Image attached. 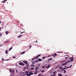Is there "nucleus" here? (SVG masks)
Listing matches in <instances>:
<instances>
[{
    "mask_svg": "<svg viewBox=\"0 0 76 76\" xmlns=\"http://www.w3.org/2000/svg\"><path fill=\"white\" fill-rule=\"evenodd\" d=\"M9 71L10 72H11V73H12L13 74H15V70L13 69H9Z\"/></svg>",
    "mask_w": 76,
    "mask_h": 76,
    "instance_id": "1",
    "label": "nucleus"
},
{
    "mask_svg": "<svg viewBox=\"0 0 76 76\" xmlns=\"http://www.w3.org/2000/svg\"><path fill=\"white\" fill-rule=\"evenodd\" d=\"M20 76H24L25 74L23 73V72H21L20 73Z\"/></svg>",
    "mask_w": 76,
    "mask_h": 76,
    "instance_id": "2",
    "label": "nucleus"
},
{
    "mask_svg": "<svg viewBox=\"0 0 76 76\" xmlns=\"http://www.w3.org/2000/svg\"><path fill=\"white\" fill-rule=\"evenodd\" d=\"M34 75V73H32V72L30 71L29 73V74H28V76H31V75Z\"/></svg>",
    "mask_w": 76,
    "mask_h": 76,
    "instance_id": "3",
    "label": "nucleus"
},
{
    "mask_svg": "<svg viewBox=\"0 0 76 76\" xmlns=\"http://www.w3.org/2000/svg\"><path fill=\"white\" fill-rule=\"evenodd\" d=\"M39 69V68L38 67V66H36V69H35L36 71H38V69Z\"/></svg>",
    "mask_w": 76,
    "mask_h": 76,
    "instance_id": "4",
    "label": "nucleus"
},
{
    "mask_svg": "<svg viewBox=\"0 0 76 76\" xmlns=\"http://www.w3.org/2000/svg\"><path fill=\"white\" fill-rule=\"evenodd\" d=\"M23 62L25 63V64H28V62L27 61H23Z\"/></svg>",
    "mask_w": 76,
    "mask_h": 76,
    "instance_id": "5",
    "label": "nucleus"
},
{
    "mask_svg": "<svg viewBox=\"0 0 76 76\" xmlns=\"http://www.w3.org/2000/svg\"><path fill=\"white\" fill-rule=\"evenodd\" d=\"M26 74V75H27V76H28L29 75V74H28V73H29V72L28 71H26L25 72Z\"/></svg>",
    "mask_w": 76,
    "mask_h": 76,
    "instance_id": "6",
    "label": "nucleus"
},
{
    "mask_svg": "<svg viewBox=\"0 0 76 76\" xmlns=\"http://www.w3.org/2000/svg\"><path fill=\"white\" fill-rule=\"evenodd\" d=\"M41 56V54H40L39 55L37 56V57L36 58H35V57L34 58L35 59L36 58V59H37V58H38V57H39V56Z\"/></svg>",
    "mask_w": 76,
    "mask_h": 76,
    "instance_id": "7",
    "label": "nucleus"
},
{
    "mask_svg": "<svg viewBox=\"0 0 76 76\" xmlns=\"http://www.w3.org/2000/svg\"><path fill=\"white\" fill-rule=\"evenodd\" d=\"M66 64H67V62H66L65 63L63 64H62L61 66H65V65H66Z\"/></svg>",
    "mask_w": 76,
    "mask_h": 76,
    "instance_id": "8",
    "label": "nucleus"
},
{
    "mask_svg": "<svg viewBox=\"0 0 76 76\" xmlns=\"http://www.w3.org/2000/svg\"><path fill=\"white\" fill-rule=\"evenodd\" d=\"M9 33V31L8 32L7 31H5V34H6V35H8Z\"/></svg>",
    "mask_w": 76,
    "mask_h": 76,
    "instance_id": "9",
    "label": "nucleus"
},
{
    "mask_svg": "<svg viewBox=\"0 0 76 76\" xmlns=\"http://www.w3.org/2000/svg\"><path fill=\"white\" fill-rule=\"evenodd\" d=\"M59 69L60 70H63V68H62V66L59 67Z\"/></svg>",
    "mask_w": 76,
    "mask_h": 76,
    "instance_id": "10",
    "label": "nucleus"
},
{
    "mask_svg": "<svg viewBox=\"0 0 76 76\" xmlns=\"http://www.w3.org/2000/svg\"><path fill=\"white\" fill-rule=\"evenodd\" d=\"M63 70L65 74H66V70L64 69H63Z\"/></svg>",
    "mask_w": 76,
    "mask_h": 76,
    "instance_id": "11",
    "label": "nucleus"
},
{
    "mask_svg": "<svg viewBox=\"0 0 76 76\" xmlns=\"http://www.w3.org/2000/svg\"><path fill=\"white\" fill-rule=\"evenodd\" d=\"M38 60L39 61H42V59H40V58H39Z\"/></svg>",
    "mask_w": 76,
    "mask_h": 76,
    "instance_id": "12",
    "label": "nucleus"
},
{
    "mask_svg": "<svg viewBox=\"0 0 76 76\" xmlns=\"http://www.w3.org/2000/svg\"><path fill=\"white\" fill-rule=\"evenodd\" d=\"M62 75H63V74H61L60 73H59L58 74V76H62Z\"/></svg>",
    "mask_w": 76,
    "mask_h": 76,
    "instance_id": "13",
    "label": "nucleus"
},
{
    "mask_svg": "<svg viewBox=\"0 0 76 76\" xmlns=\"http://www.w3.org/2000/svg\"><path fill=\"white\" fill-rule=\"evenodd\" d=\"M29 65L28 64H27L26 65V68H28V67H29Z\"/></svg>",
    "mask_w": 76,
    "mask_h": 76,
    "instance_id": "14",
    "label": "nucleus"
},
{
    "mask_svg": "<svg viewBox=\"0 0 76 76\" xmlns=\"http://www.w3.org/2000/svg\"><path fill=\"white\" fill-rule=\"evenodd\" d=\"M50 65H48V66L47 67V69L50 68Z\"/></svg>",
    "mask_w": 76,
    "mask_h": 76,
    "instance_id": "15",
    "label": "nucleus"
},
{
    "mask_svg": "<svg viewBox=\"0 0 76 76\" xmlns=\"http://www.w3.org/2000/svg\"><path fill=\"white\" fill-rule=\"evenodd\" d=\"M22 36H23V35H20V36H19L18 37V38H20V37H22Z\"/></svg>",
    "mask_w": 76,
    "mask_h": 76,
    "instance_id": "16",
    "label": "nucleus"
},
{
    "mask_svg": "<svg viewBox=\"0 0 76 76\" xmlns=\"http://www.w3.org/2000/svg\"><path fill=\"white\" fill-rule=\"evenodd\" d=\"M37 72H38L37 71H36L35 72V73H34V75H36V74H37Z\"/></svg>",
    "mask_w": 76,
    "mask_h": 76,
    "instance_id": "17",
    "label": "nucleus"
},
{
    "mask_svg": "<svg viewBox=\"0 0 76 76\" xmlns=\"http://www.w3.org/2000/svg\"><path fill=\"white\" fill-rule=\"evenodd\" d=\"M9 40H8L7 41H6L5 42V43H6L7 42H9Z\"/></svg>",
    "mask_w": 76,
    "mask_h": 76,
    "instance_id": "18",
    "label": "nucleus"
},
{
    "mask_svg": "<svg viewBox=\"0 0 76 76\" xmlns=\"http://www.w3.org/2000/svg\"><path fill=\"white\" fill-rule=\"evenodd\" d=\"M56 71H55L53 73V74H54V75H56Z\"/></svg>",
    "mask_w": 76,
    "mask_h": 76,
    "instance_id": "19",
    "label": "nucleus"
},
{
    "mask_svg": "<svg viewBox=\"0 0 76 76\" xmlns=\"http://www.w3.org/2000/svg\"><path fill=\"white\" fill-rule=\"evenodd\" d=\"M25 52H22L21 53V54H25Z\"/></svg>",
    "mask_w": 76,
    "mask_h": 76,
    "instance_id": "20",
    "label": "nucleus"
},
{
    "mask_svg": "<svg viewBox=\"0 0 76 76\" xmlns=\"http://www.w3.org/2000/svg\"><path fill=\"white\" fill-rule=\"evenodd\" d=\"M5 53H6L7 54L8 53L7 52V50H6V51H5Z\"/></svg>",
    "mask_w": 76,
    "mask_h": 76,
    "instance_id": "21",
    "label": "nucleus"
},
{
    "mask_svg": "<svg viewBox=\"0 0 76 76\" xmlns=\"http://www.w3.org/2000/svg\"><path fill=\"white\" fill-rule=\"evenodd\" d=\"M25 65V64L24 63H21V66H24Z\"/></svg>",
    "mask_w": 76,
    "mask_h": 76,
    "instance_id": "22",
    "label": "nucleus"
},
{
    "mask_svg": "<svg viewBox=\"0 0 76 76\" xmlns=\"http://www.w3.org/2000/svg\"><path fill=\"white\" fill-rule=\"evenodd\" d=\"M12 47H11L10 48V49L9 50V51H10V50H12Z\"/></svg>",
    "mask_w": 76,
    "mask_h": 76,
    "instance_id": "23",
    "label": "nucleus"
},
{
    "mask_svg": "<svg viewBox=\"0 0 76 76\" xmlns=\"http://www.w3.org/2000/svg\"><path fill=\"white\" fill-rule=\"evenodd\" d=\"M34 68L32 67L31 68V70H34Z\"/></svg>",
    "mask_w": 76,
    "mask_h": 76,
    "instance_id": "24",
    "label": "nucleus"
},
{
    "mask_svg": "<svg viewBox=\"0 0 76 76\" xmlns=\"http://www.w3.org/2000/svg\"><path fill=\"white\" fill-rule=\"evenodd\" d=\"M70 61H67V62L66 63H70Z\"/></svg>",
    "mask_w": 76,
    "mask_h": 76,
    "instance_id": "25",
    "label": "nucleus"
},
{
    "mask_svg": "<svg viewBox=\"0 0 76 76\" xmlns=\"http://www.w3.org/2000/svg\"><path fill=\"white\" fill-rule=\"evenodd\" d=\"M35 64V61H34V62L32 63V64Z\"/></svg>",
    "mask_w": 76,
    "mask_h": 76,
    "instance_id": "26",
    "label": "nucleus"
},
{
    "mask_svg": "<svg viewBox=\"0 0 76 76\" xmlns=\"http://www.w3.org/2000/svg\"><path fill=\"white\" fill-rule=\"evenodd\" d=\"M50 60H51V61H53V58H50Z\"/></svg>",
    "mask_w": 76,
    "mask_h": 76,
    "instance_id": "27",
    "label": "nucleus"
},
{
    "mask_svg": "<svg viewBox=\"0 0 76 76\" xmlns=\"http://www.w3.org/2000/svg\"><path fill=\"white\" fill-rule=\"evenodd\" d=\"M35 62H36V63H37L38 62V60H36V61H35Z\"/></svg>",
    "mask_w": 76,
    "mask_h": 76,
    "instance_id": "28",
    "label": "nucleus"
},
{
    "mask_svg": "<svg viewBox=\"0 0 76 76\" xmlns=\"http://www.w3.org/2000/svg\"><path fill=\"white\" fill-rule=\"evenodd\" d=\"M45 57H43V60H44V59H45Z\"/></svg>",
    "mask_w": 76,
    "mask_h": 76,
    "instance_id": "29",
    "label": "nucleus"
},
{
    "mask_svg": "<svg viewBox=\"0 0 76 76\" xmlns=\"http://www.w3.org/2000/svg\"><path fill=\"white\" fill-rule=\"evenodd\" d=\"M57 54L56 53H54V56H57Z\"/></svg>",
    "mask_w": 76,
    "mask_h": 76,
    "instance_id": "30",
    "label": "nucleus"
},
{
    "mask_svg": "<svg viewBox=\"0 0 76 76\" xmlns=\"http://www.w3.org/2000/svg\"><path fill=\"white\" fill-rule=\"evenodd\" d=\"M50 76H56L54 75H51Z\"/></svg>",
    "mask_w": 76,
    "mask_h": 76,
    "instance_id": "31",
    "label": "nucleus"
},
{
    "mask_svg": "<svg viewBox=\"0 0 76 76\" xmlns=\"http://www.w3.org/2000/svg\"><path fill=\"white\" fill-rule=\"evenodd\" d=\"M44 72V70H42V71H41V72L42 73V72Z\"/></svg>",
    "mask_w": 76,
    "mask_h": 76,
    "instance_id": "32",
    "label": "nucleus"
},
{
    "mask_svg": "<svg viewBox=\"0 0 76 76\" xmlns=\"http://www.w3.org/2000/svg\"><path fill=\"white\" fill-rule=\"evenodd\" d=\"M19 65H21L22 66V63H19Z\"/></svg>",
    "mask_w": 76,
    "mask_h": 76,
    "instance_id": "33",
    "label": "nucleus"
},
{
    "mask_svg": "<svg viewBox=\"0 0 76 76\" xmlns=\"http://www.w3.org/2000/svg\"><path fill=\"white\" fill-rule=\"evenodd\" d=\"M24 32H25V31L21 32V33H20V34H23V33H24Z\"/></svg>",
    "mask_w": 76,
    "mask_h": 76,
    "instance_id": "34",
    "label": "nucleus"
},
{
    "mask_svg": "<svg viewBox=\"0 0 76 76\" xmlns=\"http://www.w3.org/2000/svg\"><path fill=\"white\" fill-rule=\"evenodd\" d=\"M69 68H70V66H69L68 67H66V69H69Z\"/></svg>",
    "mask_w": 76,
    "mask_h": 76,
    "instance_id": "35",
    "label": "nucleus"
},
{
    "mask_svg": "<svg viewBox=\"0 0 76 76\" xmlns=\"http://www.w3.org/2000/svg\"><path fill=\"white\" fill-rule=\"evenodd\" d=\"M2 3H6V2L5 1H2Z\"/></svg>",
    "mask_w": 76,
    "mask_h": 76,
    "instance_id": "36",
    "label": "nucleus"
},
{
    "mask_svg": "<svg viewBox=\"0 0 76 76\" xmlns=\"http://www.w3.org/2000/svg\"><path fill=\"white\" fill-rule=\"evenodd\" d=\"M0 36H2V34L0 33Z\"/></svg>",
    "mask_w": 76,
    "mask_h": 76,
    "instance_id": "37",
    "label": "nucleus"
},
{
    "mask_svg": "<svg viewBox=\"0 0 76 76\" xmlns=\"http://www.w3.org/2000/svg\"><path fill=\"white\" fill-rule=\"evenodd\" d=\"M73 61V60H72V59H71V61Z\"/></svg>",
    "mask_w": 76,
    "mask_h": 76,
    "instance_id": "38",
    "label": "nucleus"
},
{
    "mask_svg": "<svg viewBox=\"0 0 76 76\" xmlns=\"http://www.w3.org/2000/svg\"><path fill=\"white\" fill-rule=\"evenodd\" d=\"M32 66V67H35V65H33Z\"/></svg>",
    "mask_w": 76,
    "mask_h": 76,
    "instance_id": "39",
    "label": "nucleus"
},
{
    "mask_svg": "<svg viewBox=\"0 0 76 76\" xmlns=\"http://www.w3.org/2000/svg\"><path fill=\"white\" fill-rule=\"evenodd\" d=\"M72 65H71L70 66H69V67H70V68L72 67Z\"/></svg>",
    "mask_w": 76,
    "mask_h": 76,
    "instance_id": "40",
    "label": "nucleus"
},
{
    "mask_svg": "<svg viewBox=\"0 0 76 76\" xmlns=\"http://www.w3.org/2000/svg\"><path fill=\"white\" fill-rule=\"evenodd\" d=\"M71 60H72V59H73V58H70Z\"/></svg>",
    "mask_w": 76,
    "mask_h": 76,
    "instance_id": "41",
    "label": "nucleus"
},
{
    "mask_svg": "<svg viewBox=\"0 0 76 76\" xmlns=\"http://www.w3.org/2000/svg\"><path fill=\"white\" fill-rule=\"evenodd\" d=\"M67 69L66 68H65V67H64V69Z\"/></svg>",
    "mask_w": 76,
    "mask_h": 76,
    "instance_id": "42",
    "label": "nucleus"
},
{
    "mask_svg": "<svg viewBox=\"0 0 76 76\" xmlns=\"http://www.w3.org/2000/svg\"><path fill=\"white\" fill-rule=\"evenodd\" d=\"M16 58V57H13V58Z\"/></svg>",
    "mask_w": 76,
    "mask_h": 76,
    "instance_id": "43",
    "label": "nucleus"
},
{
    "mask_svg": "<svg viewBox=\"0 0 76 76\" xmlns=\"http://www.w3.org/2000/svg\"><path fill=\"white\" fill-rule=\"evenodd\" d=\"M31 47H32V46H31V45H30V48H31Z\"/></svg>",
    "mask_w": 76,
    "mask_h": 76,
    "instance_id": "44",
    "label": "nucleus"
},
{
    "mask_svg": "<svg viewBox=\"0 0 76 76\" xmlns=\"http://www.w3.org/2000/svg\"><path fill=\"white\" fill-rule=\"evenodd\" d=\"M65 58L66 59H67L68 58H67V57H65Z\"/></svg>",
    "mask_w": 76,
    "mask_h": 76,
    "instance_id": "45",
    "label": "nucleus"
},
{
    "mask_svg": "<svg viewBox=\"0 0 76 76\" xmlns=\"http://www.w3.org/2000/svg\"><path fill=\"white\" fill-rule=\"evenodd\" d=\"M2 60H4V59L2 58Z\"/></svg>",
    "mask_w": 76,
    "mask_h": 76,
    "instance_id": "46",
    "label": "nucleus"
},
{
    "mask_svg": "<svg viewBox=\"0 0 76 76\" xmlns=\"http://www.w3.org/2000/svg\"><path fill=\"white\" fill-rule=\"evenodd\" d=\"M50 59H49L48 60V61H50Z\"/></svg>",
    "mask_w": 76,
    "mask_h": 76,
    "instance_id": "47",
    "label": "nucleus"
},
{
    "mask_svg": "<svg viewBox=\"0 0 76 76\" xmlns=\"http://www.w3.org/2000/svg\"><path fill=\"white\" fill-rule=\"evenodd\" d=\"M66 56H67V57H69V55H66Z\"/></svg>",
    "mask_w": 76,
    "mask_h": 76,
    "instance_id": "48",
    "label": "nucleus"
},
{
    "mask_svg": "<svg viewBox=\"0 0 76 76\" xmlns=\"http://www.w3.org/2000/svg\"><path fill=\"white\" fill-rule=\"evenodd\" d=\"M35 60L34 59H33L32 60L33 61V60Z\"/></svg>",
    "mask_w": 76,
    "mask_h": 76,
    "instance_id": "49",
    "label": "nucleus"
},
{
    "mask_svg": "<svg viewBox=\"0 0 76 76\" xmlns=\"http://www.w3.org/2000/svg\"><path fill=\"white\" fill-rule=\"evenodd\" d=\"M42 68H45L44 66H43Z\"/></svg>",
    "mask_w": 76,
    "mask_h": 76,
    "instance_id": "50",
    "label": "nucleus"
},
{
    "mask_svg": "<svg viewBox=\"0 0 76 76\" xmlns=\"http://www.w3.org/2000/svg\"><path fill=\"white\" fill-rule=\"evenodd\" d=\"M4 1H7V0H4Z\"/></svg>",
    "mask_w": 76,
    "mask_h": 76,
    "instance_id": "51",
    "label": "nucleus"
},
{
    "mask_svg": "<svg viewBox=\"0 0 76 76\" xmlns=\"http://www.w3.org/2000/svg\"><path fill=\"white\" fill-rule=\"evenodd\" d=\"M52 56H54V55L53 54H52Z\"/></svg>",
    "mask_w": 76,
    "mask_h": 76,
    "instance_id": "52",
    "label": "nucleus"
},
{
    "mask_svg": "<svg viewBox=\"0 0 76 76\" xmlns=\"http://www.w3.org/2000/svg\"><path fill=\"white\" fill-rule=\"evenodd\" d=\"M64 61H62V62H64Z\"/></svg>",
    "mask_w": 76,
    "mask_h": 76,
    "instance_id": "53",
    "label": "nucleus"
},
{
    "mask_svg": "<svg viewBox=\"0 0 76 76\" xmlns=\"http://www.w3.org/2000/svg\"><path fill=\"white\" fill-rule=\"evenodd\" d=\"M31 63H32V62H33V61H31Z\"/></svg>",
    "mask_w": 76,
    "mask_h": 76,
    "instance_id": "54",
    "label": "nucleus"
},
{
    "mask_svg": "<svg viewBox=\"0 0 76 76\" xmlns=\"http://www.w3.org/2000/svg\"><path fill=\"white\" fill-rule=\"evenodd\" d=\"M65 67H67V66H65Z\"/></svg>",
    "mask_w": 76,
    "mask_h": 76,
    "instance_id": "55",
    "label": "nucleus"
},
{
    "mask_svg": "<svg viewBox=\"0 0 76 76\" xmlns=\"http://www.w3.org/2000/svg\"><path fill=\"white\" fill-rule=\"evenodd\" d=\"M56 57V56H53V58H54V57Z\"/></svg>",
    "mask_w": 76,
    "mask_h": 76,
    "instance_id": "56",
    "label": "nucleus"
},
{
    "mask_svg": "<svg viewBox=\"0 0 76 76\" xmlns=\"http://www.w3.org/2000/svg\"><path fill=\"white\" fill-rule=\"evenodd\" d=\"M11 76H13V75H11Z\"/></svg>",
    "mask_w": 76,
    "mask_h": 76,
    "instance_id": "57",
    "label": "nucleus"
},
{
    "mask_svg": "<svg viewBox=\"0 0 76 76\" xmlns=\"http://www.w3.org/2000/svg\"><path fill=\"white\" fill-rule=\"evenodd\" d=\"M35 42H37V41Z\"/></svg>",
    "mask_w": 76,
    "mask_h": 76,
    "instance_id": "58",
    "label": "nucleus"
},
{
    "mask_svg": "<svg viewBox=\"0 0 76 76\" xmlns=\"http://www.w3.org/2000/svg\"><path fill=\"white\" fill-rule=\"evenodd\" d=\"M1 23V22L0 21V23Z\"/></svg>",
    "mask_w": 76,
    "mask_h": 76,
    "instance_id": "59",
    "label": "nucleus"
},
{
    "mask_svg": "<svg viewBox=\"0 0 76 76\" xmlns=\"http://www.w3.org/2000/svg\"><path fill=\"white\" fill-rule=\"evenodd\" d=\"M0 29H1V27H0Z\"/></svg>",
    "mask_w": 76,
    "mask_h": 76,
    "instance_id": "60",
    "label": "nucleus"
},
{
    "mask_svg": "<svg viewBox=\"0 0 76 76\" xmlns=\"http://www.w3.org/2000/svg\"><path fill=\"white\" fill-rule=\"evenodd\" d=\"M38 72H40V71H39Z\"/></svg>",
    "mask_w": 76,
    "mask_h": 76,
    "instance_id": "61",
    "label": "nucleus"
},
{
    "mask_svg": "<svg viewBox=\"0 0 76 76\" xmlns=\"http://www.w3.org/2000/svg\"><path fill=\"white\" fill-rule=\"evenodd\" d=\"M6 61H8V60H6Z\"/></svg>",
    "mask_w": 76,
    "mask_h": 76,
    "instance_id": "62",
    "label": "nucleus"
},
{
    "mask_svg": "<svg viewBox=\"0 0 76 76\" xmlns=\"http://www.w3.org/2000/svg\"><path fill=\"white\" fill-rule=\"evenodd\" d=\"M64 54H66V53H64Z\"/></svg>",
    "mask_w": 76,
    "mask_h": 76,
    "instance_id": "63",
    "label": "nucleus"
},
{
    "mask_svg": "<svg viewBox=\"0 0 76 76\" xmlns=\"http://www.w3.org/2000/svg\"><path fill=\"white\" fill-rule=\"evenodd\" d=\"M25 70V69H23V70Z\"/></svg>",
    "mask_w": 76,
    "mask_h": 76,
    "instance_id": "64",
    "label": "nucleus"
}]
</instances>
